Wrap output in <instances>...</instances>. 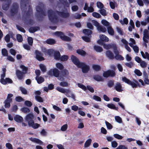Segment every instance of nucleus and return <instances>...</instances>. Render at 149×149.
I'll return each instance as SVG.
<instances>
[{"label":"nucleus","mask_w":149,"mask_h":149,"mask_svg":"<svg viewBox=\"0 0 149 149\" xmlns=\"http://www.w3.org/2000/svg\"><path fill=\"white\" fill-rule=\"evenodd\" d=\"M42 52L45 54V55L47 53V54L49 56H51L54 52V50L52 49L46 50L45 48H43L42 49Z\"/></svg>","instance_id":"10"},{"label":"nucleus","mask_w":149,"mask_h":149,"mask_svg":"<svg viewBox=\"0 0 149 149\" xmlns=\"http://www.w3.org/2000/svg\"><path fill=\"white\" fill-rule=\"evenodd\" d=\"M71 108L72 110L74 111H76L78 110H79V108L78 107L77 105H74L71 106Z\"/></svg>","instance_id":"50"},{"label":"nucleus","mask_w":149,"mask_h":149,"mask_svg":"<svg viewBox=\"0 0 149 149\" xmlns=\"http://www.w3.org/2000/svg\"><path fill=\"white\" fill-rule=\"evenodd\" d=\"M27 40L29 44L30 45H32L33 43V38L31 37H28Z\"/></svg>","instance_id":"49"},{"label":"nucleus","mask_w":149,"mask_h":149,"mask_svg":"<svg viewBox=\"0 0 149 149\" xmlns=\"http://www.w3.org/2000/svg\"><path fill=\"white\" fill-rule=\"evenodd\" d=\"M14 119L15 121H22L23 120L22 117L19 115H15L14 117Z\"/></svg>","instance_id":"28"},{"label":"nucleus","mask_w":149,"mask_h":149,"mask_svg":"<svg viewBox=\"0 0 149 149\" xmlns=\"http://www.w3.org/2000/svg\"><path fill=\"white\" fill-rule=\"evenodd\" d=\"M69 58L68 56L64 55L60 57L59 60L62 61H65L68 60Z\"/></svg>","instance_id":"29"},{"label":"nucleus","mask_w":149,"mask_h":149,"mask_svg":"<svg viewBox=\"0 0 149 149\" xmlns=\"http://www.w3.org/2000/svg\"><path fill=\"white\" fill-rule=\"evenodd\" d=\"M134 73L138 76H141L142 75V73L138 69L135 70L134 71Z\"/></svg>","instance_id":"61"},{"label":"nucleus","mask_w":149,"mask_h":149,"mask_svg":"<svg viewBox=\"0 0 149 149\" xmlns=\"http://www.w3.org/2000/svg\"><path fill=\"white\" fill-rule=\"evenodd\" d=\"M59 85L63 87H68L70 86V84L67 81H63L60 83Z\"/></svg>","instance_id":"16"},{"label":"nucleus","mask_w":149,"mask_h":149,"mask_svg":"<svg viewBox=\"0 0 149 149\" xmlns=\"http://www.w3.org/2000/svg\"><path fill=\"white\" fill-rule=\"evenodd\" d=\"M111 146L113 148H116L118 146V143L115 141H113L111 143Z\"/></svg>","instance_id":"60"},{"label":"nucleus","mask_w":149,"mask_h":149,"mask_svg":"<svg viewBox=\"0 0 149 149\" xmlns=\"http://www.w3.org/2000/svg\"><path fill=\"white\" fill-rule=\"evenodd\" d=\"M13 96V95L12 94H8L7 95L6 100H7L9 101H12V97Z\"/></svg>","instance_id":"41"},{"label":"nucleus","mask_w":149,"mask_h":149,"mask_svg":"<svg viewBox=\"0 0 149 149\" xmlns=\"http://www.w3.org/2000/svg\"><path fill=\"white\" fill-rule=\"evenodd\" d=\"M48 15L49 19L52 21H53V20L52 19V17L54 18V15L53 12L51 10H49L48 12Z\"/></svg>","instance_id":"35"},{"label":"nucleus","mask_w":149,"mask_h":149,"mask_svg":"<svg viewBox=\"0 0 149 149\" xmlns=\"http://www.w3.org/2000/svg\"><path fill=\"white\" fill-rule=\"evenodd\" d=\"M48 75L49 76H54L55 77H58V79L60 81H62L64 80V78L61 77V75L59 76V71L58 69L54 68L50 70L48 73Z\"/></svg>","instance_id":"1"},{"label":"nucleus","mask_w":149,"mask_h":149,"mask_svg":"<svg viewBox=\"0 0 149 149\" xmlns=\"http://www.w3.org/2000/svg\"><path fill=\"white\" fill-rule=\"evenodd\" d=\"M129 45L130 46L133 48L134 51L136 52L137 53L139 51V48L137 46L133 45L131 43H129Z\"/></svg>","instance_id":"33"},{"label":"nucleus","mask_w":149,"mask_h":149,"mask_svg":"<svg viewBox=\"0 0 149 149\" xmlns=\"http://www.w3.org/2000/svg\"><path fill=\"white\" fill-rule=\"evenodd\" d=\"M97 29L98 31L100 32H101L103 33H104L107 31L106 28L102 26L101 25H100L97 28Z\"/></svg>","instance_id":"20"},{"label":"nucleus","mask_w":149,"mask_h":149,"mask_svg":"<svg viewBox=\"0 0 149 149\" xmlns=\"http://www.w3.org/2000/svg\"><path fill=\"white\" fill-rule=\"evenodd\" d=\"M24 74L23 72H21L20 71L17 70L16 71V74L18 78L19 79H21L23 77V75Z\"/></svg>","instance_id":"17"},{"label":"nucleus","mask_w":149,"mask_h":149,"mask_svg":"<svg viewBox=\"0 0 149 149\" xmlns=\"http://www.w3.org/2000/svg\"><path fill=\"white\" fill-rule=\"evenodd\" d=\"M92 15L94 17L99 18L100 17L101 15H100L98 13L96 12H94L92 14Z\"/></svg>","instance_id":"56"},{"label":"nucleus","mask_w":149,"mask_h":149,"mask_svg":"<svg viewBox=\"0 0 149 149\" xmlns=\"http://www.w3.org/2000/svg\"><path fill=\"white\" fill-rule=\"evenodd\" d=\"M77 53L78 54L83 56H85L86 54V52L83 50L78 49L76 51Z\"/></svg>","instance_id":"22"},{"label":"nucleus","mask_w":149,"mask_h":149,"mask_svg":"<svg viewBox=\"0 0 149 149\" xmlns=\"http://www.w3.org/2000/svg\"><path fill=\"white\" fill-rule=\"evenodd\" d=\"M97 6L98 8H103L104 5L101 2L98 1L97 3Z\"/></svg>","instance_id":"57"},{"label":"nucleus","mask_w":149,"mask_h":149,"mask_svg":"<svg viewBox=\"0 0 149 149\" xmlns=\"http://www.w3.org/2000/svg\"><path fill=\"white\" fill-rule=\"evenodd\" d=\"M56 67L60 70H63L64 68L63 65L61 63H58L56 64Z\"/></svg>","instance_id":"37"},{"label":"nucleus","mask_w":149,"mask_h":149,"mask_svg":"<svg viewBox=\"0 0 149 149\" xmlns=\"http://www.w3.org/2000/svg\"><path fill=\"white\" fill-rule=\"evenodd\" d=\"M107 57L110 59H113L114 58V56L112 52L109 50H108L106 52Z\"/></svg>","instance_id":"13"},{"label":"nucleus","mask_w":149,"mask_h":149,"mask_svg":"<svg viewBox=\"0 0 149 149\" xmlns=\"http://www.w3.org/2000/svg\"><path fill=\"white\" fill-rule=\"evenodd\" d=\"M2 55L4 56H7L8 55V53L7 51L5 49H2Z\"/></svg>","instance_id":"48"},{"label":"nucleus","mask_w":149,"mask_h":149,"mask_svg":"<svg viewBox=\"0 0 149 149\" xmlns=\"http://www.w3.org/2000/svg\"><path fill=\"white\" fill-rule=\"evenodd\" d=\"M100 38L103 41L108 42L109 41V39L106 36L104 35L101 34L99 36Z\"/></svg>","instance_id":"15"},{"label":"nucleus","mask_w":149,"mask_h":149,"mask_svg":"<svg viewBox=\"0 0 149 149\" xmlns=\"http://www.w3.org/2000/svg\"><path fill=\"white\" fill-rule=\"evenodd\" d=\"M12 101H9L6 100L4 102V107L6 108H9L10 106V103Z\"/></svg>","instance_id":"27"},{"label":"nucleus","mask_w":149,"mask_h":149,"mask_svg":"<svg viewBox=\"0 0 149 149\" xmlns=\"http://www.w3.org/2000/svg\"><path fill=\"white\" fill-rule=\"evenodd\" d=\"M122 79L123 81L130 85L133 88H136L137 86L138 82L135 80L132 81L125 77H123Z\"/></svg>","instance_id":"2"},{"label":"nucleus","mask_w":149,"mask_h":149,"mask_svg":"<svg viewBox=\"0 0 149 149\" xmlns=\"http://www.w3.org/2000/svg\"><path fill=\"white\" fill-rule=\"evenodd\" d=\"M83 33L85 35L89 36L92 33V31L88 29H84L83 31Z\"/></svg>","instance_id":"34"},{"label":"nucleus","mask_w":149,"mask_h":149,"mask_svg":"<svg viewBox=\"0 0 149 149\" xmlns=\"http://www.w3.org/2000/svg\"><path fill=\"white\" fill-rule=\"evenodd\" d=\"M107 106L109 108L117 110L118 109V107H116L115 105L112 103L108 104H107Z\"/></svg>","instance_id":"21"},{"label":"nucleus","mask_w":149,"mask_h":149,"mask_svg":"<svg viewBox=\"0 0 149 149\" xmlns=\"http://www.w3.org/2000/svg\"><path fill=\"white\" fill-rule=\"evenodd\" d=\"M54 35L57 37H59L63 40L69 41L70 40V38L65 35L61 31H57L54 33Z\"/></svg>","instance_id":"4"},{"label":"nucleus","mask_w":149,"mask_h":149,"mask_svg":"<svg viewBox=\"0 0 149 149\" xmlns=\"http://www.w3.org/2000/svg\"><path fill=\"white\" fill-rule=\"evenodd\" d=\"M36 58L39 61H42L44 60V58L42 56V54L40 52L36 50Z\"/></svg>","instance_id":"9"},{"label":"nucleus","mask_w":149,"mask_h":149,"mask_svg":"<svg viewBox=\"0 0 149 149\" xmlns=\"http://www.w3.org/2000/svg\"><path fill=\"white\" fill-rule=\"evenodd\" d=\"M20 68L22 69L23 74H26L27 72V68L23 65H21Z\"/></svg>","instance_id":"39"},{"label":"nucleus","mask_w":149,"mask_h":149,"mask_svg":"<svg viewBox=\"0 0 149 149\" xmlns=\"http://www.w3.org/2000/svg\"><path fill=\"white\" fill-rule=\"evenodd\" d=\"M105 122L107 127L108 129L110 130L112 128L113 126L110 123H109L108 122Z\"/></svg>","instance_id":"53"},{"label":"nucleus","mask_w":149,"mask_h":149,"mask_svg":"<svg viewBox=\"0 0 149 149\" xmlns=\"http://www.w3.org/2000/svg\"><path fill=\"white\" fill-rule=\"evenodd\" d=\"M141 53L143 58L148 59H149V55L148 52H146L144 53L143 52L141 51Z\"/></svg>","instance_id":"30"},{"label":"nucleus","mask_w":149,"mask_h":149,"mask_svg":"<svg viewBox=\"0 0 149 149\" xmlns=\"http://www.w3.org/2000/svg\"><path fill=\"white\" fill-rule=\"evenodd\" d=\"M91 36L89 37H87L86 36H83L82 37L83 39L85 41L88 42L90 41V38Z\"/></svg>","instance_id":"59"},{"label":"nucleus","mask_w":149,"mask_h":149,"mask_svg":"<svg viewBox=\"0 0 149 149\" xmlns=\"http://www.w3.org/2000/svg\"><path fill=\"white\" fill-rule=\"evenodd\" d=\"M93 68L95 70H99L100 69V67L97 65H92Z\"/></svg>","instance_id":"42"},{"label":"nucleus","mask_w":149,"mask_h":149,"mask_svg":"<svg viewBox=\"0 0 149 149\" xmlns=\"http://www.w3.org/2000/svg\"><path fill=\"white\" fill-rule=\"evenodd\" d=\"M115 73L113 71L108 70L104 72L103 73V76L104 77H108L109 76L113 77L115 75Z\"/></svg>","instance_id":"8"},{"label":"nucleus","mask_w":149,"mask_h":149,"mask_svg":"<svg viewBox=\"0 0 149 149\" xmlns=\"http://www.w3.org/2000/svg\"><path fill=\"white\" fill-rule=\"evenodd\" d=\"M28 124L29 126L32 127L33 128L36 129L40 126V125L34 123V122H28Z\"/></svg>","instance_id":"11"},{"label":"nucleus","mask_w":149,"mask_h":149,"mask_svg":"<svg viewBox=\"0 0 149 149\" xmlns=\"http://www.w3.org/2000/svg\"><path fill=\"white\" fill-rule=\"evenodd\" d=\"M115 88L117 91L119 92H121L123 91L121 85L120 83H117L116 84Z\"/></svg>","instance_id":"19"},{"label":"nucleus","mask_w":149,"mask_h":149,"mask_svg":"<svg viewBox=\"0 0 149 149\" xmlns=\"http://www.w3.org/2000/svg\"><path fill=\"white\" fill-rule=\"evenodd\" d=\"M36 79L38 83L39 84L42 83L44 81V79L41 77H39L38 76H37L36 77Z\"/></svg>","instance_id":"32"},{"label":"nucleus","mask_w":149,"mask_h":149,"mask_svg":"<svg viewBox=\"0 0 149 149\" xmlns=\"http://www.w3.org/2000/svg\"><path fill=\"white\" fill-rule=\"evenodd\" d=\"M101 22L102 24L105 26L108 27L110 26V23L105 19H103L102 20Z\"/></svg>","instance_id":"25"},{"label":"nucleus","mask_w":149,"mask_h":149,"mask_svg":"<svg viewBox=\"0 0 149 149\" xmlns=\"http://www.w3.org/2000/svg\"><path fill=\"white\" fill-rule=\"evenodd\" d=\"M114 137L118 139H121L123 138V137L118 134H115L113 135Z\"/></svg>","instance_id":"52"},{"label":"nucleus","mask_w":149,"mask_h":149,"mask_svg":"<svg viewBox=\"0 0 149 149\" xmlns=\"http://www.w3.org/2000/svg\"><path fill=\"white\" fill-rule=\"evenodd\" d=\"M68 126V125L67 124L63 125L61 127V130L62 131H65L67 129Z\"/></svg>","instance_id":"54"},{"label":"nucleus","mask_w":149,"mask_h":149,"mask_svg":"<svg viewBox=\"0 0 149 149\" xmlns=\"http://www.w3.org/2000/svg\"><path fill=\"white\" fill-rule=\"evenodd\" d=\"M92 140L91 139H88L86 141L84 145L85 148H87L89 146L92 142Z\"/></svg>","instance_id":"24"},{"label":"nucleus","mask_w":149,"mask_h":149,"mask_svg":"<svg viewBox=\"0 0 149 149\" xmlns=\"http://www.w3.org/2000/svg\"><path fill=\"white\" fill-rule=\"evenodd\" d=\"M21 110L22 112L24 113H28L30 111L29 109L27 107H24L22 108Z\"/></svg>","instance_id":"46"},{"label":"nucleus","mask_w":149,"mask_h":149,"mask_svg":"<svg viewBox=\"0 0 149 149\" xmlns=\"http://www.w3.org/2000/svg\"><path fill=\"white\" fill-rule=\"evenodd\" d=\"M55 59L57 60H59L61 57V54L59 52L57 51H55L54 55Z\"/></svg>","instance_id":"14"},{"label":"nucleus","mask_w":149,"mask_h":149,"mask_svg":"<svg viewBox=\"0 0 149 149\" xmlns=\"http://www.w3.org/2000/svg\"><path fill=\"white\" fill-rule=\"evenodd\" d=\"M92 22L93 25L96 26L97 28L100 26L99 23L95 20H92Z\"/></svg>","instance_id":"63"},{"label":"nucleus","mask_w":149,"mask_h":149,"mask_svg":"<svg viewBox=\"0 0 149 149\" xmlns=\"http://www.w3.org/2000/svg\"><path fill=\"white\" fill-rule=\"evenodd\" d=\"M107 31L108 33L111 36L114 35V32L113 29L111 26H109L107 28Z\"/></svg>","instance_id":"18"},{"label":"nucleus","mask_w":149,"mask_h":149,"mask_svg":"<svg viewBox=\"0 0 149 149\" xmlns=\"http://www.w3.org/2000/svg\"><path fill=\"white\" fill-rule=\"evenodd\" d=\"M77 85L79 88H81L83 90L85 91L86 90V87L84 85L79 83Z\"/></svg>","instance_id":"44"},{"label":"nucleus","mask_w":149,"mask_h":149,"mask_svg":"<svg viewBox=\"0 0 149 149\" xmlns=\"http://www.w3.org/2000/svg\"><path fill=\"white\" fill-rule=\"evenodd\" d=\"M69 74V73L68 71L66 69L64 70L62 72V74L61 77H63L64 78V80L65 79V77H67L68 76Z\"/></svg>","instance_id":"31"},{"label":"nucleus","mask_w":149,"mask_h":149,"mask_svg":"<svg viewBox=\"0 0 149 149\" xmlns=\"http://www.w3.org/2000/svg\"><path fill=\"white\" fill-rule=\"evenodd\" d=\"M115 45V44H113L112 45L109 44H104L103 45V47L104 48L107 49H110L112 47L113 49V45Z\"/></svg>","instance_id":"26"},{"label":"nucleus","mask_w":149,"mask_h":149,"mask_svg":"<svg viewBox=\"0 0 149 149\" xmlns=\"http://www.w3.org/2000/svg\"><path fill=\"white\" fill-rule=\"evenodd\" d=\"M94 79L97 81H101L102 80V78L99 75H96L94 77Z\"/></svg>","instance_id":"47"},{"label":"nucleus","mask_w":149,"mask_h":149,"mask_svg":"<svg viewBox=\"0 0 149 149\" xmlns=\"http://www.w3.org/2000/svg\"><path fill=\"white\" fill-rule=\"evenodd\" d=\"M46 43L49 45H52L55 43V40L52 39H49L46 41Z\"/></svg>","instance_id":"38"},{"label":"nucleus","mask_w":149,"mask_h":149,"mask_svg":"<svg viewBox=\"0 0 149 149\" xmlns=\"http://www.w3.org/2000/svg\"><path fill=\"white\" fill-rule=\"evenodd\" d=\"M20 89L23 94H27V91L24 88L21 87H20Z\"/></svg>","instance_id":"55"},{"label":"nucleus","mask_w":149,"mask_h":149,"mask_svg":"<svg viewBox=\"0 0 149 149\" xmlns=\"http://www.w3.org/2000/svg\"><path fill=\"white\" fill-rule=\"evenodd\" d=\"M33 118V115L32 113H30L28 114L26 116L27 120H28Z\"/></svg>","instance_id":"45"},{"label":"nucleus","mask_w":149,"mask_h":149,"mask_svg":"<svg viewBox=\"0 0 149 149\" xmlns=\"http://www.w3.org/2000/svg\"><path fill=\"white\" fill-rule=\"evenodd\" d=\"M100 13L103 16H105L107 15V13L105 10L104 9L100 10Z\"/></svg>","instance_id":"62"},{"label":"nucleus","mask_w":149,"mask_h":149,"mask_svg":"<svg viewBox=\"0 0 149 149\" xmlns=\"http://www.w3.org/2000/svg\"><path fill=\"white\" fill-rule=\"evenodd\" d=\"M56 89L58 91L63 93H68L70 91L68 89H65L59 86L57 87Z\"/></svg>","instance_id":"12"},{"label":"nucleus","mask_w":149,"mask_h":149,"mask_svg":"<svg viewBox=\"0 0 149 149\" xmlns=\"http://www.w3.org/2000/svg\"><path fill=\"white\" fill-rule=\"evenodd\" d=\"M6 146L8 149H13L12 145L10 143H6Z\"/></svg>","instance_id":"64"},{"label":"nucleus","mask_w":149,"mask_h":149,"mask_svg":"<svg viewBox=\"0 0 149 149\" xmlns=\"http://www.w3.org/2000/svg\"><path fill=\"white\" fill-rule=\"evenodd\" d=\"M116 149H128L127 147L123 145H120Z\"/></svg>","instance_id":"58"},{"label":"nucleus","mask_w":149,"mask_h":149,"mask_svg":"<svg viewBox=\"0 0 149 149\" xmlns=\"http://www.w3.org/2000/svg\"><path fill=\"white\" fill-rule=\"evenodd\" d=\"M120 22L122 25H127L128 23V20L126 18H124L123 19H121L119 20Z\"/></svg>","instance_id":"23"},{"label":"nucleus","mask_w":149,"mask_h":149,"mask_svg":"<svg viewBox=\"0 0 149 149\" xmlns=\"http://www.w3.org/2000/svg\"><path fill=\"white\" fill-rule=\"evenodd\" d=\"M17 39L19 42H22L23 41V38L22 36L19 34H18L16 36Z\"/></svg>","instance_id":"40"},{"label":"nucleus","mask_w":149,"mask_h":149,"mask_svg":"<svg viewBox=\"0 0 149 149\" xmlns=\"http://www.w3.org/2000/svg\"><path fill=\"white\" fill-rule=\"evenodd\" d=\"M39 67L40 69L42 71H45L46 70V68L44 65L42 64H40L39 65Z\"/></svg>","instance_id":"51"},{"label":"nucleus","mask_w":149,"mask_h":149,"mask_svg":"<svg viewBox=\"0 0 149 149\" xmlns=\"http://www.w3.org/2000/svg\"><path fill=\"white\" fill-rule=\"evenodd\" d=\"M143 35V39L145 42L144 43L146 47L147 45L146 43L148 42L149 40L148 31L147 30H145L144 31Z\"/></svg>","instance_id":"7"},{"label":"nucleus","mask_w":149,"mask_h":149,"mask_svg":"<svg viewBox=\"0 0 149 149\" xmlns=\"http://www.w3.org/2000/svg\"><path fill=\"white\" fill-rule=\"evenodd\" d=\"M94 48L95 50L98 52H100L103 50L102 48L99 46H95Z\"/></svg>","instance_id":"36"},{"label":"nucleus","mask_w":149,"mask_h":149,"mask_svg":"<svg viewBox=\"0 0 149 149\" xmlns=\"http://www.w3.org/2000/svg\"><path fill=\"white\" fill-rule=\"evenodd\" d=\"M71 58L73 63L78 67L80 66L82 62H80L78 59L74 55H72L71 56Z\"/></svg>","instance_id":"6"},{"label":"nucleus","mask_w":149,"mask_h":149,"mask_svg":"<svg viewBox=\"0 0 149 149\" xmlns=\"http://www.w3.org/2000/svg\"><path fill=\"white\" fill-rule=\"evenodd\" d=\"M93 99L97 101L101 102V98L97 95H94L93 96Z\"/></svg>","instance_id":"43"},{"label":"nucleus","mask_w":149,"mask_h":149,"mask_svg":"<svg viewBox=\"0 0 149 149\" xmlns=\"http://www.w3.org/2000/svg\"><path fill=\"white\" fill-rule=\"evenodd\" d=\"M80 66L78 68H81L82 71L83 73H87L89 70L90 68L89 66L84 63H81Z\"/></svg>","instance_id":"5"},{"label":"nucleus","mask_w":149,"mask_h":149,"mask_svg":"<svg viewBox=\"0 0 149 149\" xmlns=\"http://www.w3.org/2000/svg\"><path fill=\"white\" fill-rule=\"evenodd\" d=\"M113 51L115 54V58L116 60H123L124 58L121 55L119 54V52L117 49V47L116 45H113Z\"/></svg>","instance_id":"3"}]
</instances>
